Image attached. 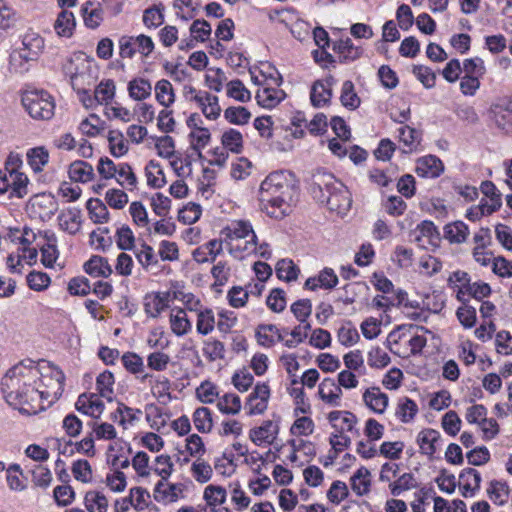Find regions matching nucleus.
<instances>
[{
  "label": "nucleus",
  "mask_w": 512,
  "mask_h": 512,
  "mask_svg": "<svg viewBox=\"0 0 512 512\" xmlns=\"http://www.w3.org/2000/svg\"><path fill=\"white\" fill-rule=\"evenodd\" d=\"M296 188V181L291 172L280 170L270 173L260 186L259 200L262 209L276 219L288 215Z\"/></svg>",
  "instance_id": "nucleus-1"
},
{
  "label": "nucleus",
  "mask_w": 512,
  "mask_h": 512,
  "mask_svg": "<svg viewBox=\"0 0 512 512\" xmlns=\"http://www.w3.org/2000/svg\"><path fill=\"white\" fill-rule=\"evenodd\" d=\"M311 191L320 203L339 215H345L351 207L349 190L331 173L318 171L314 174Z\"/></svg>",
  "instance_id": "nucleus-2"
},
{
  "label": "nucleus",
  "mask_w": 512,
  "mask_h": 512,
  "mask_svg": "<svg viewBox=\"0 0 512 512\" xmlns=\"http://www.w3.org/2000/svg\"><path fill=\"white\" fill-rule=\"evenodd\" d=\"M255 234L251 222L245 219L232 220L220 231L225 248L238 260H243V253L251 251L249 239H255Z\"/></svg>",
  "instance_id": "nucleus-3"
},
{
  "label": "nucleus",
  "mask_w": 512,
  "mask_h": 512,
  "mask_svg": "<svg viewBox=\"0 0 512 512\" xmlns=\"http://www.w3.org/2000/svg\"><path fill=\"white\" fill-rule=\"evenodd\" d=\"M64 381L65 375L57 367L51 368V375L42 377V384L46 389L39 390V388H34L31 385L24 384L22 389H18L16 391H11L9 393V397H12L15 394V399H17L21 403H26L29 400H33V396L30 394H37L41 399L47 400L49 403H53L58 400L64 391Z\"/></svg>",
  "instance_id": "nucleus-4"
},
{
  "label": "nucleus",
  "mask_w": 512,
  "mask_h": 512,
  "mask_svg": "<svg viewBox=\"0 0 512 512\" xmlns=\"http://www.w3.org/2000/svg\"><path fill=\"white\" fill-rule=\"evenodd\" d=\"M21 104L25 112L34 120L48 121L55 114V98L44 89L25 90L21 94Z\"/></svg>",
  "instance_id": "nucleus-5"
},
{
  "label": "nucleus",
  "mask_w": 512,
  "mask_h": 512,
  "mask_svg": "<svg viewBox=\"0 0 512 512\" xmlns=\"http://www.w3.org/2000/svg\"><path fill=\"white\" fill-rule=\"evenodd\" d=\"M119 55L122 58H133L136 53L148 57L154 50V42L150 36L140 34L138 36H121L119 41Z\"/></svg>",
  "instance_id": "nucleus-6"
},
{
  "label": "nucleus",
  "mask_w": 512,
  "mask_h": 512,
  "mask_svg": "<svg viewBox=\"0 0 512 512\" xmlns=\"http://www.w3.org/2000/svg\"><path fill=\"white\" fill-rule=\"evenodd\" d=\"M44 48L43 38L36 32H26L21 41V47L13 54L12 58L16 56L23 59L24 61H34L38 58Z\"/></svg>",
  "instance_id": "nucleus-7"
},
{
  "label": "nucleus",
  "mask_w": 512,
  "mask_h": 512,
  "mask_svg": "<svg viewBox=\"0 0 512 512\" xmlns=\"http://www.w3.org/2000/svg\"><path fill=\"white\" fill-rule=\"evenodd\" d=\"M186 89V93L193 95L192 100L197 103L207 119L216 120L220 116L221 108L217 96L207 91L196 90L192 86Z\"/></svg>",
  "instance_id": "nucleus-8"
},
{
  "label": "nucleus",
  "mask_w": 512,
  "mask_h": 512,
  "mask_svg": "<svg viewBox=\"0 0 512 512\" xmlns=\"http://www.w3.org/2000/svg\"><path fill=\"white\" fill-rule=\"evenodd\" d=\"M269 398V385L264 382L257 383L245 403L247 414L250 416L263 414L267 410Z\"/></svg>",
  "instance_id": "nucleus-9"
},
{
  "label": "nucleus",
  "mask_w": 512,
  "mask_h": 512,
  "mask_svg": "<svg viewBox=\"0 0 512 512\" xmlns=\"http://www.w3.org/2000/svg\"><path fill=\"white\" fill-rule=\"evenodd\" d=\"M38 235L44 240L43 243L38 244L41 251V262L46 268H53L59 257L57 237L51 230L39 231Z\"/></svg>",
  "instance_id": "nucleus-10"
},
{
  "label": "nucleus",
  "mask_w": 512,
  "mask_h": 512,
  "mask_svg": "<svg viewBox=\"0 0 512 512\" xmlns=\"http://www.w3.org/2000/svg\"><path fill=\"white\" fill-rule=\"evenodd\" d=\"M75 408L85 415L99 418L105 409V405L98 393H83L79 395Z\"/></svg>",
  "instance_id": "nucleus-11"
},
{
  "label": "nucleus",
  "mask_w": 512,
  "mask_h": 512,
  "mask_svg": "<svg viewBox=\"0 0 512 512\" xmlns=\"http://www.w3.org/2000/svg\"><path fill=\"white\" fill-rule=\"evenodd\" d=\"M319 398L330 407L342 405V389L332 378H324L318 386Z\"/></svg>",
  "instance_id": "nucleus-12"
},
{
  "label": "nucleus",
  "mask_w": 512,
  "mask_h": 512,
  "mask_svg": "<svg viewBox=\"0 0 512 512\" xmlns=\"http://www.w3.org/2000/svg\"><path fill=\"white\" fill-rule=\"evenodd\" d=\"M279 432V425L272 420L264 421L259 427L250 430L249 437L257 446L272 444Z\"/></svg>",
  "instance_id": "nucleus-13"
},
{
  "label": "nucleus",
  "mask_w": 512,
  "mask_h": 512,
  "mask_svg": "<svg viewBox=\"0 0 512 512\" xmlns=\"http://www.w3.org/2000/svg\"><path fill=\"white\" fill-rule=\"evenodd\" d=\"M481 474L474 468H465L459 475V489L465 498H471L480 490Z\"/></svg>",
  "instance_id": "nucleus-14"
},
{
  "label": "nucleus",
  "mask_w": 512,
  "mask_h": 512,
  "mask_svg": "<svg viewBox=\"0 0 512 512\" xmlns=\"http://www.w3.org/2000/svg\"><path fill=\"white\" fill-rule=\"evenodd\" d=\"M73 61L68 59L63 65V72L70 78V84L76 93L86 94L87 88L92 84V76L85 71H74Z\"/></svg>",
  "instance_id": "nucleus-15"
},
{
  "label": "nucleus",
  "mask_w": 512,
  "mask_h": 512,
  "mask_svg": "<svg viewBox=\"0 0 512 512\" xmlns=\"http://www.w3.org/2000/svg\"><path fill=\"white\" fill-rule=\"evenodd\" d=\"M362 398L367 408L376 414H383L388 407L389 398L379 387L367 388Z\"/></svg>",
  "instance_id": "nucleus-16"
},
{
  "label": "nucleus",
  "mask_w": 512,
  "mask_h": 512,
  "mask_svg": "<svg viewBox=\"0 0 512 512\" xmlns=\"http://www.w3.org/2000/svg\"><path fill=\"white\" fill-rule=\"evenodd\" d=\"M338 284V277L332 268H324L317 276L309 277L304 284L305 289L315 291L318 288L333 289Z\"/></svg>",
  "instance_id": "nucleus-17"
},
{
  "label": "nucleus",
  "mask_w": 512,
  "mask_h": 512,
  "mask_svg": "<svg viewBox=\"0 0 512 512\" xmlns=\"http://www.w3.org/2000/svg\"><path fill=\"white\" fill-rule=\"evenodd\" d=\"M333 79L317 80L311 87L310 100L314 107H323L332 97Z\"/></svg>",
  "instance_id": "nucleus-18"
},
{
  "label": "nucleus",
  "mask_w": 512,
  "mask_h": 512,
  "mask_svg": "<svg viewBox=\"0 0 512 512\" xmlns=\"http://www.w3.org/2000/svg\"><path fill=\"white\" fill-rule=\"evenodd\" d=\"M327 419L336 432H351L357 423V417L345 410L331 411Z\"/></svg>",
  "instance_id": "nucleus-19"
},
{
  "label": "nucleus",
  "mask_w": 512,
  "mask_h": 512,
  "mask_svg": "<svg viewBox=\"0 0 512 512\" xmlns=\"http://www.w3.org/2000/svg\"><path fill=\"white\" fill-rule=\"evenodd\" d=\"M443 170L442 161L434 155L424 156L418 159L416 164L417 175L424 178H436Z\"/></svg>",
  "instance_id": "nucleus-20"
},
{
  "label": "nucleus",
  "mask_w": 512,
  "mask_h": 512,
  "mask_svg": "<svg viewBox=\"0 0 512 512\" xmlns=\"http://www.w3.org/2000/svg\"><path fill=\"white\" fill-rule=\"evenodd\" d=\"M168 306V293L154 292L144 298V310L149 317L157 318Z\"/></svg>",
  "instance_id": "nucleus-21"
},
{
  "label": "nucleus",
  "mask_w": 512,
  "mask_h": 512,
  "mask_svg": "<svg viewBox=\"0 0 512 512\" xmlns=\"http://www.w3.org/2000/svg\"><path fill=\"white\" fill-rule=\"evenodd\" d=\"M491 117L495 125L502 130L512 127V103L501 102L496 103L490 108Z\"/></svg>",
  "instance_id": "nucleus-22"
},
{
  "label": "nucleus",
  "mask_w": 512,
  "mask_h": 512,
  "mask_svg": "<svg viewBox=\"0 0 512 512\" xmlns=\"http://www.w3.org/2000/svg\"><path fill=\"white\" fill-rule=\"evenodd\" d=\"M84 271L95 278H108L112 274V267L108 260L99 255H93L83 265Z\"/></svg>",
  "instance_id": "nucleus-23"
},
{
  "label": "nucleus",
  "mask_w": 512,
  "mask_h": 512,
  "mask_svg": "<svg viewBox=\"0 0 512 512\" xmlns=\"http://www.w3.org/2000/svg\"><path fill=\"white\" fill-rule=\"evenodd\" d=\"M169 322L171 331L178 337H182L192 330V323L182 308L171 309Z\"/></svg>",
  "instance_id": "nucleus-24"
},
{
  "label": "nucleus",
  "mask_w": 512,
  "mask_h": 512,
  "mask_svg": "<svg viewBox=\"0 0 512 512\" xmlns=\"http://www.w3.org/2000/svg\"><path fill=\"white\" fill-rule=\"evenodd\" d=\"M122 364L125 369L135 375L141 382H145L150 374L145 372V365L143 358L134 352H127L122 356Z\"/></svg>",
  "instance_id": "nucleus-25"
},
{
  "label": "nucleus",
  "mask_w": 512,
  "mask_h": 512,
  "mask_svg": "<svg viewBox=\"0 0 512 512\" xmlns=\"http://www.w3.org/2000/svg\"><path fill=\"white\" fill-rule=\"evenodd\" d=\"M286 94L282 89L264 87L259 89L256 93L257 103L265 109H273L284 98Z\"/></svg>",
  "instance_id": "nucleus-26"
},
{
  "label": "nucleus",
  "mask_w": 512,
  "mask_h": 512,
  "mask_svg": "<svg viewBox=\"0 0 512 512\" xmlns=\"http://www.w3.org/2000/svg\"><path fill=\"white\" fill-rule=\"evenodd\" d=\"M415 240L421 246L425 244L435 245L439 240V232L432 221L424 220L415 229Z\"/></svg>",
  "instance_id": "nucleus-27"
},
{
  "label": "nucleus",
  "mask_w": 512,
  "mask_h": 512,
  "mask_svg": "<svg viewBox=\"0 0 512 512\" xmlns=\"http://www.w3.org/2000/svg\"><path fill=\"white\" fill-rule=\"evenodd\" d=\"M256 338L259 345L270 348L277 341H282L283 337L277 328L276 325L273 324H262L259 325L256 329Z\"/></svg>",
  "instance_id": "nucleus-28"
},
{
  "label": "nucleus",
  "mask_w": 512,
  "mask_h": 512,
  "mask_svg": "<svg viewBox=\"0 0 512 512\" xmlns=\"http://www.w3.org/2000/svg\"><path fill=\"white\" fill-rule=\"evenodd\" d=\"M196 331L201 336H207L213 332L217 325L214 312L205 306L196 313Z\"/></svg>",
  "instance_id": "nucleus-29"
},
{
  "label": "nucleus",
  "mask_w": 512,
  "mask_h": 512,
  "mask_svg": "<svg viewBox=\"0 0 512 512\" xmlns=\"http://www.w3.org/2000/svg\"><path fill=\"white\" fill-rule=\"evenodd\" d=\"M350 482L351 488L356 495H366L370 491L371 486L370 471L364 466L358 468L352 475Z\"/></svg>",
  "instance_id": "nucleus-30"
},
{
  "label": "nucleus",
  "mask_w": 512,
  "mask_h": 512,
  "mask_svg": "<svg viewBox=\"0 0 512 512\" xmlns=\"http://www.w3.org/2000/svg\"><path fill=\"white\" fill-rule=\"evenodd\" d=\"M439 440L440 433L434 429H424L417 436L420 451L427 456H432L436 452V445Z\"/></svg>",
  "instance_id": "nucleus-31"
},
{
  "label": "nucleus",
  "mask_w": 512,
  "mask_h": 512,
  "mask_svg": "<svg viewBox=\"0 0 512 512\" xmlns=\"http://www.w3.org/2000/svg\"><path fill=\"white\" fill-rule=\"evenodd\" d=\"M21 160L16 156H9L4 170H0V195L10 193L11 185L14 183L16 169Z\"/></svg>",
  "instance_id": "nucleus-32"
},
{
  "label": "nucleus",
  "mask_w": 512,
  "mask_h": 512,
  "mask_svg": "<svg viewBox=\"0 0 512 512\" xmlns=\"http://www.w3.org/2000/svg\"><path fill=\"white\" fill-rule=\"evenodd\" d=\"M68 174L72 181L87 183L92 180L94 169L88 162L77 160L70 164Z\"/></svg>",
  "instance_id": "nucleus-33"
},
{
  "label": "nucleus",
  "mask_w": 512,
  "mask_h": 512,
  "mask_svg": "<svg viewBox=\"0 0 512 512\" xmlns=\"http://www.w3.org/2000/svg\"><path fill=\"white\" fill-rule=\"evenodd\" d=\"M335 51L340 61L345 63L355 61L360 58L363 53L362 48L355 46L350 38L340 40L335 46Z\"/></svg>",
  "instance_id": "nucleus-34"
},
{
  "label": "nucleus",
  "mask_w": 512,
  "mask_h": 512,
  "mask_svg": "<svg viewBox=\"0 0 512 512\" xmlns=\"http://www.w3.org/2000/svg\"><path fill=\"white\" fill-rule=\"evenodd\" d=\"M76 26L74 14L68 10H62L55 21L54 29L57 35L69 38L73 35Z\"/></svg>",
  "instance_id": "nucleus-35"
},
{
  "label": "nucleus",
  "mask_w": 512,
  "mask_h": 512,
  "mask_svg": "<svg viewBox=\"0 0 512 512\" xmlns=\"http://www.w3.org/2000/svg\"><path fill=\"white\" fill-rule=\"evenodd\" d=\"M81 14L84 24L89 29H96L103 21V9L98 6L95 7L91 1H87L81 7Z\"/></svg>",
  "instance_id": "nucleus-36"
},
{
  "label": "nucleus",
  "mask_w": 512,
  "mask_h": 512,
  "mask_svg": "<svg viewBox=\"0 0 512 512\" xmlns=\"http://www.w3.org/2000/svg\"><path fill=\"white\" fill-rule=\"evenodd\" d=\"M114 375L106 370L100 373L96 378V389L98 394L108 402L114 399Z\"/></svg>",
  "instance_id": "nucleus-37"
},
{
  "label": "nucleus",
  "mask_w": 512,
  "mask_h": 512,
  "mask_svg": "<svg viewBox=\"0 0 512 512\" xmlns=\"http://www.w3.org/2000/svg\"><path fill=\"white\" fill-rule=\"evenodd\" d=\"M444 234L451 243H463L469 235V228L463 221H455L445 225Z\"/></svg>",
  "instance_id": "nucleus-38"
},
{
  "label": "nucleus",
  "mask_w": 512,
  "mask_h": 512,
  "mask_svg": "<svg viewBox=\"0 0 512 512\" xmlns=\"http://www.w3.org/2000/svg\"><path fill=\"white\" fill-rule=\"evenodd\" d=\"M128 92L133 100L141 101L150 97L152 86L147 79L135 78L128 83Z\"/></svg>",
  "instance_id": "nucleus-39"
},
{
  "label": "nucleus",
  "mask_w": 512,
  "mask_h": 512,
  "mask_svg": "<svg viewBox=\"0 0 512 512\" xmlns=\"http://www.w3.org/2000/svg\"><path fill=\"white\" fill-rule=\"evenodd\" d=\"M155 97L157 102L168 108L175 101V93L172 84L166 80L161 79L155 85Z\"/></svg>",
  "instance_id": "nucleus-40"
},
{
  "label": "nucleus",
  "mask_w": 512,
  "mask_h": 512,
  "mask_svg": "<svg viewBox=\"0 0 512 512\" xmlns=\"http://www.w3.org/2000/svg\"><path fill=\"white\" fill-rule=\"evenodd\" d=\"M134 254L137 261L144 269L155 266L159 262L158 255L153 247L146 243H141L139 246H136L134 248Z\"/></svg>",
  "instance_id": "nucleus-41"
},
{
  "label": "nucleus",
  "mask_w": 512,
  "mask_h": 512,
  "mask_svg": "<svg viewBox=\"0 0 512 512\" xmlns=\"http://www.w3.org/2000/svg\"><path fill=\"white\" fill-rule=\"evenodd\" d=\"M61 228L69 234H75L81 227V213L78 209H70L58 217Z\"/></svg>",
  "instance_id": "nucleus-42"
},
{
  "label": "nucleus",
  "mask_w": 512,
  "mask_h": 512,
  "mask_svg": "<svg viewBox=\"0 0 512 512\" xmlns=\"http://www.w3.org/2000/svg\"><path fill=\"white\" fill-rule=\"evenodd\" d=\"M217 408L222 414L236 415L242 408L241 399L237 394L226 393L219 397Z\"/></svg>",
  "instance_id": "nucleus-43"
},
{
  "label": "nucleus",
  "mask_w": 512,
  "mask_h": 512,
  "mask_svg": "<svg viewBox=\"0 0 512 512\" xmlns=\"http://www.w3.org/2000/svg\"><path fill=\"white\" fill-rule=\"evenodd\" d=\"M89 218L94 223H106L109 219V212L106 205L98 198H91L86 203Z\"/></svg>",
  "instance_id": "nucleus-44"
},
{
  "label": "nucleus",
  "mask_w": 512,
  "mask_h": 512,
  "mask_svg": "<svg viewBox=\"0 0 512 512\" xmlns=\"http://www.w3.org/2000/svg\"><path fill=\"white\" fill-rule=\"evenodd\" d=\"M221 144L232 153H240L243 148L242 133L234 128L225 130L221 136Z\"/></svg>",
  "instance_id": "nucleus-45"
},
{
  "label": "nucleus",
  "mask_w": 512,
  "mask_h": 512,
  "mask_svg": "<svg viewBox=\"0 0 512 512\" xmlns=\"http://www.w3.org/2000/svg\"><path fill=\"white\" fill-rule=\"evenodd\" d=\"M195 428L200 433H209L213 427L212 412L207 407L197 408L192 416Z\"/></svg>",
  "instance_id": "nucleus-46"
},
{
  "label": "nucleus",
  "mask_w": 512,
  "mask_h": 512,
  "mask_svg": "<svg viewBox=\"0 0 512 512\" xmlns=\"http://www.w3.org/2000/svg\"><path fill=\"white\" fill-rule=\"evenodd\" d=\"M48 160V150L43 146L34 147L27 151L28 164L35 172L42 171L43 167L48 163Z\"/></svg>",
  "instance_id": "nucleus-47"
},
{
  "label": "nucleus",
  "mask_w": 512,
  "mask_h": 512,
  "mask_svg": "<svg viewBox=\"0 0 512 512\" xmlns=\"http://www.w3.org/2000/svg\"><path fill=\"white\" fill-rule=\"evenodd\" d=\"M6 481L8 487L13 491H23L27 485L23 478V472L19 464H11L6 469Z\"/></svg>",
  "instance_id": "nucleus-48"
},
{
  "label": "nucleus",
  "mask_w": 512,
  "mask_h": 512,
  "mask_svg": "<svg viewBox=\"0 0 512 512\" xmlns=\"http://www.w3.org/2000/svg\"><path fill=\"white\" fill-rule=\"evenodd\" d=\"M418 412L417 404L408 397L399 399L395 415L403 423H408L416 416Z\"/></svg>",
  "instance_id": "nucleus-49"
},
{
  "label": "nucleus",
  "mask_w": 512,
  "mask_h": 512,
  "mask_svg": "<svg viewBox=\"0 0 512 512\" xmlns=\"http://www.w3.org/2000/svg\"><path fill=\"white\" fill-rule=\"evenodd\" d=\"M117 182L129 191H133L137 187V177L132 167L127 163H120L115 176Z\"/></svg>",
  "instance_id": "nucleus-50"
},
{
  "label": "nucleus",
  "mask_w": 512,
  "mask_h": 512,
  "mask_svg": "<svg viewBox=\"0 0 512 512\" xmlns=\"http://www.w3.org/2000/svg\"><path fill=\"white\" fill-rule=\"evenodd\" d=\"M147 184L152 188H161L165 185V175L160 164L155 160H150L145 168Z\"/></svg>",
  "instance_id": "nucleus-51"
},
{
  "label": "nucleus",
  "mask_w": 512,
  "mask_h": 512,
  "mask_svg": "<svg viewBox=\"0 0 512 512\" xmlns=\"http://www.w3.org/2000/svg\"><path fill=\"white\" fill-rule=\"evenodd\" d=\"M487 494L494 504L502 506L508 500L509 487L505 482L493 480L489 484Z\"/></svg>",
  "instance_id": "nucleus-52"
},
{
  "label": "nucleus",
  "mask_w": 512,
  "mask_h": 512,
  "mask_svg": "<svg viewBox=\"0 0 512 512\" xmlns=\"http://www.w3.org/2000/svg\"><path fill=\"white\" fill-rule=\"evenodd\" d=\"M276 275L280 280L291 282L298 278L299 268L290 259H281L277 262Z\"/></svg>",
  "instance_id": "nucleus-53"
},
{
  "label": "nucleus",
  "mask_w": 512,
  "mask_h": 512,
  "mask_svg": "<svg viewBox=\"0 0 512 512\" xmlns=\"http://www.w3.org/2000/svg\"><path fill=\"white\" fill-rule=\"evenodd\" d=\"M337 338L340 344H342L343 346L351 347L358 342L360 336L352 322L346 321L338 329Z\"/></svg>",
  "instance_id": "nucleus-54"
},
{
  "label": "nucleus",
  "mask_w": 512,
  "mask_h": 512,
  "mask_svg": "<svg viewBox=\"0 0 512 512\" xmlns=\"http://www.w3.org/2000/svg\"><path fill=\"white\" fill-rule=\"evenodd\" d=\"M115 96V84L111 79L101 81L95 88L94 97L97 104H108Z\"/></svg>",
  "instance_id": "nucleus-55"
},
{
  "label": "nucleus",
  "mask_w": 512,
  "mask_h": 512,
  "mask_svg": "<svg viewBox=\"0 0 512 512\" xmlns=\"http://www.w3.org/2000/svg\"><path fill=\"white\" fill-rule=\"evenodd\" d=\"M85 506L89 512H107L108 500L101 492L89 491L85 495Z\"/></svg>",
  "instance_id": "nucleus-56"
},
{
  "label": "nucleus",
  "mask_w": 512,
  "mask_h": 512,
  "mask_svg": "<svg viewBox=\"0 0 512 512\" xmlns=\"http://www.w3.org/2000/svg\"><path fill=\"white\" fill-rule=\"evenodd\" d=\"M202 351L203 355L210 362L221 360L225 357V346L217 339H208L204 341Z\"/></svg>",
  "instance_id": "nucleus-57"
},
{
  "label": "nucleus",
  "mask_w": 512,
  "mask_h": 512,
  "mask_svg": "<svg viewBox=\"0 0 512 512\" xmlns=\"http://www.w3.org/2000/svg\"><path fill=\"white\" fill-rule=\"evenodd\" d=\"M191 148L201 154V151L209 144L211 134L208 128H197L189 133Z\"/></svg>",
  "instance_id": "nucleus-58"
},
{
  "label": "nucleus",
  "mask_w": 512,
  "mask_h": 512,
  "mask_svg": "<svg viewBox=\"0 0 512 512\" xmlns=\"http://www.w3.org/2000/svg\"><path fill=\"white\" fill-rule=\"evenodd\" d=\"M234 454L230 451H224L222 456L214 461V469L216 473L222 476H231L235 471Z\"/></svg>",
  "instance_id": "nucleus-59"
},
{
  "label": "nucleus",
  "mask_w": 512,
  "mask_h": 512,
  "mask_svg": "<svg viewBox=\"0 0 512 512\" xmlns=\"http://www.w3.org/2000/svg\"><path fill=\"white\" fill-rule=\"evenodd\" d=\"M417 486L416 479L412 473H404L397 480L390 483L389 488L393 496H399L404 491L410 490Z\"/></svg>",
  "instance_id": "nucleus-60"
},
{
  "label": "nucleus",
  "mask_w": 512,
  "mask_h": 512,
  "mask_svg": "<svg viewBox=\"0 0 512 512\" xmlns=\"http://www.w3.org/2000/svg\"><path fill=\"white\" fill-rule=\"evenodd\" d=\"M164 23V8L153 6L143 12V24L148 29H156Z\"/></svg>",
  "instance_id": "nucleus-61"
},
{
  "label": "nucleus",
  "mask_w": 512,
  "mask_h": 512,
  "mask_svg": "<svg viewBox=\"0 0 512 512\" xmlns=\"http://www.w3.org/2000/svg\"><path fill=\"white\" fill-rule=\"evenodd\" d=\"M108 142L110 153L114 157H121L128 151V146L125 142L123 134L118 130H111L108 133Z\"/></svg>",
  "instance_id": "nucleus-62"
},
{
  "label": "nucleus",
  "mask_w": 512,
  "mask_h": 512,
  "mask_svg": "<svg viewBox=\"0 0 512 512\" xmlns=\"http://www.w3.org/2000/svg\"><path fill=\"white\" fill-rule=\"evenodd\" d=\"M207 505L212 508L222 505L226 500V490L221 486L208 485L203 494Z\"/></svg>",
  "instance_id": "nucleus-63"
},
{
  "label": "nucleus",
  "mask_w": 512,
  "mask_h": 512,
  "mask_svg": "<svg viewBox=\"0 0 512 512\" xmlns=\"http://www.w3.org/2000/svg\"><path fill=\"white\" fill-rule=\"evenodd\" d=\"M224 117L231 124L244 125L249 122L251 113L243 106H232L224 111Z\"/></svg>",
  "instance_id": "nucleus-64"
}]
</instances>
